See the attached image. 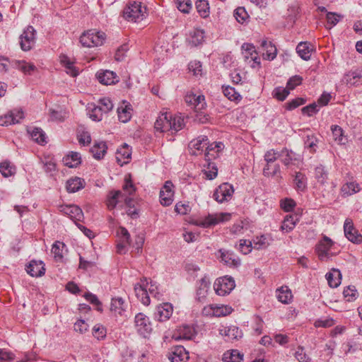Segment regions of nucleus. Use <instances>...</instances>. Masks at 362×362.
Wrapping results in <instances>:
<instances>
[{"mask_svg":"<svg viewBox=\"0 0 362 362\" xmlns=\"http://www.w3.org/2000/svg\"><path fill=\"white\" fill-rule=\"evenodd\" d=\"M276 296L278 300L284 304H288L293 300L291 290L287 286H283L276 291Z\"/></svg>","mask_w":362,"mask_h":362,"instance_id":"34","label":"nucleus"},{"mask_svg":"<svg viewBox=\"0 0 362 362\" xmlns=\"http://www.w3.org/2000/svg\"><path fill=\"white\" fill-rule=\"evenodd\" d=\"M315 178L320 185H325L327 183L328 173L322 165L315 168Z\"/></svg>","mask_w":362,"mask_h":362,"instance_id":"45","label":"nucleus"},{"mask_svg":"<svg viewBox=\"0 0 362 362\" xmlns=\"http://www.w3.org/2000/svg\"><path fill=\"white\" fill-rule=\"evenodd\" d=\"M89 117L95 122L102 120L103 114L105 113L98 105H90L88 108Z\"/></svg>","mask_w":362,"mask_h":362,"instance_id":"52","label":"nucleus"},{"mask_svg":"<svg viewBox=\"0 0 362 362\" xmlns=\"http://www.w3.org/2000/svg\"><path fill=\"white\" fill-rule=\"evenodd\" d=\"M171 362H186L189 359V353L182 346H176L172 349L168 356Z\"/></svg>","mask_w":362,"mask_h":362,"instance_id":"24","label":"nucleus"},{"mask_svg":"<svg viewBox=\"0 0 362 362\" xmlns=\"http://www.w3.org/2000/svg\"><path fill=\"white\" fill-rule=\"evenodd\" d=\"M260 45L263 50L262 56L264 59L272 61L276 58L277 49L272 42L262 40Z\"/></svg>","mask_w":362,"mask_h":362,"instance_id":"28","label":"nucleus"},{"mask_svg":"<svg viewBox=\"0 0 362 362\" xmlns=\"http://www.w3.org/2000/svg\"><path fill=\"white\" fill-rule=\"evenodd\" d=\"M342 18L343 16L340 14L333 12H327L326 18L327 24L329 25V28L336 25Z\"/></svg>","mask_w":362,"mask_h":362,"instance_id":"64","label":"nucleus"},{"mask_svg":"<svg viewBox=\"0 0 362 362\" xmlns=\"http://www.w3.org/2000/svg\"><path fill=\"white\" fill-rule=\"evenodd\" d=\"M344 231L346 238L355 244L362 243V235L358 233L354 227L353 221L351 218H346L344 223Z\"/></svg>","mask_w":362,"mask_h":362,"instance_id":"15","label":"nucleus"},{"mask_svg":"<svg viewBox=\"0 0 362 362\" xmlns=\"http://www.w3.org/2000/svg\"><path fill=\"white\" fill-rule=\"evenodd\" d=\"M36 31L31 25L28 26L20 36V45L23 51H28L35 43Z\"/></svg>","mask_w":362,"mask_h":362,"instance_id":"10","label":"nucleus"},{"mask_svg":"<svg viewBox=\"0 0 362 362\" xmlns=\"http://www.w3.org/2000/svg\"><path fill=\"white\" fill-rule=\"evenodd\" d=\"M146 8L142 6L141 2L132 1L124 10V17L128 21L139 22L145 18Z\"/></svg>","mask_w":362,"mask_h":362,"instance_id":"5","label":"nucleus"},{"mask_svg":"<svg viewBox=\"0 0 362 362\" xmlns=\"http://www.w3.org/2000/svg\"><path fill=\"white\" fill-rule=\"evenodd\" d=\"M294 356L298 362H310L311 361V358L305 353L304 348L301 346H299L297 348V350L294 354Z\"/></svg>","mask_w":362,"mask_h":362,"instance_id":"63","label":"nucleus"},{"mask_svg":"<svg viewBox=\"0 0 362 362\" xmlns=\"http://www.w3.org/2000/svg\"><path fill=\"white\" fill-rule=\"evenodd\" d=\"M204 32L201 29H195L191 33L189 42L192 46H198L204 42Z\"/></svg>","mask_w":362,"mask_h":362,"instance_id":"46","label":"nucleus"},{"mask_svg":"<svg viewBox=\"0 0 362 362\" xmlns=\"http://www.w3.org/2000/svg\"><path fill=\"white\" fill-rule=\"evenodd\" d=\"M343 295L346 301L352 302L357 298L358 292L355 286H349L344 288Z\"/></svg>","mask_w":362,"mask_h":362,"instance_id":"60","label":"nucleus"},{"mask_svg":"<svg viewBox=\"0 0 362 362\" xmlns=\"http://www.w3.org/2000/svg\"><path fill=\"white\" fill-rule=\"evenodd\" d=\"M254 247L257 250L264 249L269 245L265 235L257 236L253 240Z\"/></svg>","mask_w":362,"mask_h":362,"instance_id":"61","label":"nucleus"},{"mask_svg":"<svg viewBox=\"0 0 362 362\" xmlns=\"http://www.w3.org/2000/svg\"><path fill=\"white\" fill-rule=\"evenodd\" d=\"M281 153L274 149H270L266 151L264 156V159L266 163H274L279 158Z\"/></svg>","mask_w":362,"mask_h":362,"instance_id":"62","label":"nucleus"},{"mask_svg":"<svg viewBox=\"0 0 362 362\" xmlns=\"http://www.w3.org/2000/svg\"><path fill=\"white\" fill-rule=\"evenodd\" d=\"M16 68L27 75H31L36 69V66L33 64L25 61H18Z\"/></svg>","mask_w":362,"mask_h":362,"instance_id":"54","label":"nucleus"},{"mask_svg":"<svg viewBox=\"0 0 362 362\" xmlns=\"http://www.w3.org/2000/svg\"><path fill=\"white\" fill-rule=\"evenodd\" d=\"M290 90L287 87L284 88L281 86L276 87L272 92V95L274 98L279 101H284L289 95Z\"/></svg>","mask_w":362,"mask_h":362,"instance_id":"58","label":"nucleus"},{"mask_svg":"<svg viewBox=\"0 0 362 362\" xmlns=\"http://www.w3.org/2000/svg\"><path fill=\"white\" fill-rule=\"evenodd\" d=\"M361 190V185L355 180L344 182L340 188V194L343 197H348L359 192Z\"/></svg>","mask_w":362,"mask_h":362,"instance_id":"25","label":"nucleus"},{"mask_svg":"<svg viewBox=\"0 0 362 362\" xmlns=\"http://www.w3.org/2000/svg\"><path fill=\"white\" fill-rule=\"evenodd\" d=\"M185 126V118L181 114L160 112L155 122V129L160 132H170L173 134Z\"/></svg>","mask_w":362,"mask_h":362,"instance_id":"2","label":"nucleus"},{"mask_svg":"<svg viewBox=\"0 0 362 362\" xmlns=\"http://www.w3.org/2000/svg\"><path fill=\"white\" fill-rule=\"evenodd\" d=\"M223 148L224 144L220 141L209 144L206 148V153H204L205 159L210 160L211 158H216Z\"/></svg>","mask_w":362,"mask_h":362,"instance_id":"33","label":"nucleus"},{"mask_svg":"<svg viewBox=\"0 0 362 362\" xmlns=\"http://www.w3.org/2000/svg\"><path fill=\"white\" fill-rule=\"evenodd\" d=\"M132 156V149L130 146L126 144H123L117 150L116 159L119 165L122 166L130 161Z\"/></svg>","mask_w":362,"mask_h":362,"instance_id":"29","label":"nucleus"},{"mask_svg":"<svg viewBox=\"0 0 362 362\" xmlns=\"http://www.w3.org/2000/svg\"><path fill=\"white\" fill-rule=\"evenodd\" d=\"M26 271L31 276H41L45 272V264L42 261L32 260L27 266Z\"/></svg>","mask_w":362,"mask_h":362,"instance_id":"30","label":"nucleus"},{"mask_svg":"<svg viewBox=\"0 0 362 362\" xmlns=\"http://www.w3.org/2000/svg\"><path fill=\"white\" fill-rule=\"evenodd\" d=\"M209 146V139L206 136H199L197 139H193L189 144L190 153L192 155H201Z\"/></svg>","mask_w":362,"mask_h":362,"instance_id":"20","label":"nucleus"},{"mask_svg":"<svg viewBox=\"0 0 362 362\" xmlns=\"http://www.w3.org/2000/svg\"><path fill=\"white\" fill-rule=\"evenodd\" d=\"M196 8L202 18L209 17L210 13V7L207 0H197L196 1Z\"/></svg>","mask_w":362,"mask_h":362,"instance_id":"48","label":"nucleus"},{"mask_svg":"<svg viewBox=\"0 0 362 362\" xmlns=\"http://www.w3.org/2000/svg\"><path fill=\"white\" fill-rule=\"evenodd\" d=\"M106 38L105 33L89 30L84 32L80 37V42L83 47H94L103 45Z\"/></svg>","mask_w":362,"mask_h":362,"instance_id":"4","label":"nucleus"},{"mask_svg":"<svg viewBox=\"0 0 362 362\" xmlns=\"http://www.w3.org/2000/svg\"><path fill=\"white\" fill-rule=\"evenodd\" d=\"M233 310L228 305L213 303L204 306L202 313L209 317H223L230 315Z\"/></svg>","mask_w":362,"mask_h":362,"instance_id":"6","label":"nucleus"},{"mask_svg":"<svg viewBox=\"0 0 362 362\" xmlns=\"http://www.w3.org/2000/svg\"><path fill=\"white\" fill-rule=\"evenodd\" d=\"M64 165L69 168H76L81 163L80 153L71 151L63 158Z\"/></svg>","mask_w":362,"mask_h":362,"instance_id":"38","label":"nucleus"},{"mask_svg":"<svg viewBox=\"0 0 362 362\" xmlns=\"http://www.w3.org/2000/svg\"><path fill=\"white\" fill-rule=\"evenodd\" d=\"M185 100L187 105L193 107L195 111H201L206 107L204 95H197L192 92L187 93L185 97Z\"/></svg>","mask_w":362,"mask_h":362,"instance_id":"19","label":"nucleus"},{"mask_svg":"<svg viewBox=\"0 0 362 362\" xmlns=\"http://www.w3.org/2000/svg\"><path fill=\"white\" fill-rule=\"evenodd\" d=\"M134 326L136 332L146 338L152 332V324L149 317L144 313L136 314L134 320Z\"/></svg>","mask_w":362,"mask_h":362,"instance_id":"7","label":"nucleus"},{"mask_svg":"<svg viewBox=\"0 0 362 362\" xmlns=\"http://www.w3.org/2000/svg\"><path fill=\"white\" fill-rule=\"evenodd\" d=\"M66 249V245L61 241H56L52 247V254L53 255L55 262H63L64 251Z\"/></svg>","mask_w":362,"mask_h":362,"instance_id":"39","label":"nucleus"},{"mask_svg":"<svg viewBox=\"0 0 362 362\" xmlns=\"http://www.w3.org/2000/svg\"><path fill=\"white\" fill-rule=\"evenodd\" d=\"M206 161L207 164L204 165L202 173L205 175L206 179L213 180L217 176L218 168L214 163L209 162V160H206Z\"/></svg>","mask_w":362,"mask_h":362,"instance_id":"44","label":"nucleus"},{"mask_svg":"<svg viewBox=\"0 0 362 362\" xmlns=\"http://www.w3.org/2000/svg\"><path fill=\"white\" fill-rule=\"evenodd\" d=\"M173 306L170 303H163L156 308L154 318L156 320L163 322L168 321L173 313Z\"/></svg>","mask_w":362,"mask_h":362,"instance_id":"16","label":"nucleus"},{"mask_svg":"<svg viewBox=\"0 0 362 362\" xmlns=\"http://www.w3.org/2000/svg\"><path fill=\"white\" fill-rule=\"evenodd\" d=\"M59 211L69 217L76 224L83 219V211L77 205H62L59 206Z\"/></svg>","mask_w":362,"mask_h":362,"instance_id":"17","label":"nucleus"},{"mask_svg":"<svg viewBox=\"0 0 362 362\" xmlns=\"http://www.w3.org/2000/svg\"><path fill=\"white\" fill-rule=\"evenodd\" d=\"M295 187L298 191L303 192L307 188V177L300 172L296 173L294 178Z\"/></svg>","mask_w":362,"mask_h":362,"instance_id":"53","label":"nucleus"},{"mask_svg":"<svg viewBox=\"0 0 362 362\" xmlns=\"http://www.w3.org/2000/svg\"><path fill=\"white\" fill-rule=\"evenodd\" d=\"M210 286V281L208 278L204 276L197 283V288L196 291L197 298L199 301L204 300L208 293Z\"/></svg>","mask_w":362,"mask_h":362,"instance_id":"32","label":"nucleus"},{"mask_svg":"<svg viewBox=\"0 0 362 362\" xmlns=\"http://www.w3.org/2000/svg\"><path fill=\"white\" fill-rule=\"evenodd\" d=\"M264 176L274 177L280 175V165L278 163H266L262 170Z\"/></svg>","mask_w":362,"mask_h":362,"instance_id":"43","label":"nucleus"},{"mask_svg":"<svg viewBox=\"0 0 362 362\" xmlns=\"http://www.w3.org/2000/svg\"><path fill=\"white\" fill-rule=\"evenodd\" d=\"M315 252L320 261H328L339 252L335 247V243L327 236L323 238L315 246Z\"/></svg>","mask_w":362,"mask_h":362,"instance_id":"3","label":"nucleus"},{"mask_svg":"<svg viewBox=\"0 0 362 362\" xmlns=\"http://www.w3.org/2000/svg\"><path fill=\"white\" fill-rule=\"evenodd\" d=\"M107 146L105 142L96 143L91 148L90 151L93 153L94 158L100 159L103 158L106 153Z\"/></svg>","mask_w":362,"mask_h":362,"instance_id":"50","label":"nucleus"},{"mask_svg":"<svg viewBox=\"0 0 362 362\" xmlns=\"http://www.w3.org/2000/svg\"><path fill=\"white\" fill-rule=\"evenodd\" d=\"M219 253L221 254L220 257L221 262L226 266L237 268L240 265V259L234 252L221 249L219 250Z\"/></svg>","mask_w":362,"mask_h":362,"instance_id":"22","label":"nucleus"},{"mask_svg":"<svg viewBox=\"0 0 362 362\" xmlns=\"http://www.w3.org/2000/svg\"><path fill=\"white\" fill-rule=\"evenodd\" d=\"M148 286V281L146 278L141 279L140 281L134 285L136 296L144 305H148L151 303L147 290Z\"/></svg>","mask_w":362,"mask_h":362,"instance_id":"14","label":"nucleus"},{"mask_svg":"<svg viewBox=\"0 0 362 362\" xmlns=\"http://www.w3.org/2000/svg\"><path fill=\"white\" fill-rule=\"evenodd\" d=\"M85 185L86 182L83 178L74 177L66 181V189L68 192L74 193L83 189Z\"/></svg>","mask_w":362,"mask_h":362,"instance_id":"31","label":"nucleus"},{"mask_svg":"<svg viewBox=\"0 0 362 362\" xmlns=\"http://www.w3.org/2000/svg\"><path fill=\"white\" fill-rule=\"evenodd\" d=\"M298 221L297 215H286L281 226V231L286 233L291 232L295 228Z\"/></svg>","mask_w":362,"mask_h":362,"instance_id":"37","label":"nucleus"},{"mask_svg":"<svg viewBox=\"0 0 362 362\" xmlns=\"http://www.w3.org/2000/svg\"><path fill=\"white\" fill-rule=\"evenodd\" d=\"M281 162L284 165L288 166L296 160L295 153L292 151L284 148L280 151Z\"/></svg>","mask_w":362,"mask_h":362,"instance_id":"56","label":"nucleus"},{"mask_svg":"<svg viewBox=\"0 0 362 362\" xmlns=\"http://www.w3.org/2000/svg\"><path fill=\"white\" fill-rule=\"evenodd\" d=\"M243 358V355L239 351L232 349L223 354L222 360L223 362H241Z\"/></svg>","mask_w":362,"mask_h":362,"instance_id":"42","label":"nucleus"},{"mask_svg":"<svg viewBox=\"0 0 362 362\" xmlns=\"http://www.w3.org/2000/svg\"><path fill=\"white\" fill-rule=\"evenodd\" d=\"M30 136L36 143L43 145L47 143L45 133L40 128H34L30 132Z\"/></svg>","mask_w":362,"mask_h":362,"instance_id":"55","label":"nucleus"},{"mask_svg":"<svg viewBox=\"0 0 362 362\" xmlns=\"http://www.w3.org/2000/svg\"><path fill=\"white\" fill-rule=\"evenodd\" d=\"M110 310L115 315H122L125 311L124 300L121 297L112 298Z\"/></svg>","mask_w":362,"mask_h":362,"instance_id":"41","label":"nucleus"},{"mask_svg":"<svg viewBox=\"0 0 362 362\" xmlns=\"http://www.w3.org/2000/svg\"><path fill=\"white\" fill-rule=\"evenodd\" d=\"M326 279L330 287L337 288L341 284V272L339 269H332L326 274Z\"/></svg>","mask_w":362,"mask_h":362,"instance_id":"40","label":"nucleus"},{"mask_svg":"<svg viewBox=\"0 0 362 362\" xmlns=\"http://www.w3.org/2000/svg\"><path fill=\"white\" fill-rule=\"evenodd\" d=\"M313 50V46L308 42H300L296 47L298 56L305 61L310 59Z\"/></svg>","mask_w":362,"mask_h":362,"instance_id":"36","label":"nucleus"},{"mask_svg":"<svg viewBox=\"0 0 362 362\" xmlns=\"http://www.w3.org/2000/svg\"><path fill=\"white\" fill-rule=\"evenodd\" d=\"M118 119L120 122L126 123L129 122L132 115V105L127 101H122V103L117 107Z\"/></svg>","mask_w":362,"mask_h":362,"instance_id":"27","label":"nucleus"},{"mask_svg":"<svg viewBox=\"0 0 362 362\" xmlns=\"http://www.w3.org/2000/svg\"><path fill=\"white\" fill-rule=\"evenodd\" d=\"M95 76L98 81L105 86L115 84L119 81L117 74L110 70H99Z\"/></svg>","mask_w":362,"mask_h":362,"instance_id":"23","label":"nucleus"},{"mask_svg":"<svg viewBox=\"0 0 362 362\" xmlns=\"http://www.w3.org/2000/svg\"><path fill=\"white\" fill-rule=\"evenodd\" d=\"M136 192V187L132 182V175L127 174L124 177V183L122 190L112 191L110 193L107 206L110 210L115 207L127 208V214L132 218H136L138 216L137 209L135 208V201L133 195Z\"/></svg>","mask_w":362,"mask_h":362,"instance_id":"1","label":"nucleus"},{"mask_svg":"<svg viewBox=\"0 0 362 362\" xmlns=\"http://www.w3.org/2000/svg\"><path fill=\"white\" fill-rule=\"evenodd\" d=\"M60 64L66 69V72L72 77H75L78 74V70L74 66V62H72L69 57L65 54H61L59 56Z\"/></svg>","mask_w":362,"mask_h":362,"instance_id":"35","label":"nucleus"},{"mask_svg":"<svg viewBox=\"0 0 362 362\" xmlns=\"http://www.w3.org/2000/svg\"><path fill=\"white\" fill-rule=\"evenodd\" d=\"M92 334L98 341H103L107 337V329L101 324H96L93 327Z\"/></svg>","mask_w":362,"mask_h":362,"instance_id":"51","label":"nucleus"},{"mask_svg":"<svg viewBox=\"0 0 362 362\" xmlns=\"http://www.w3.org/2000/svg\"><path fill=\"white\" fill-rule=\"evenodd\" d=\"M174 188L175 186L171 181L168 180L165 182L159 194L160 203L162 206H168L173 204L175 194Z\"/></svg>","mask_w":362,"mask_h":362,"instance_id":"12","label":"nucleus"},{"mask_svg":"<svg viewBox=\"0 0 362 362\" xmlns=\"http://www.w3.org/2000/svg\"><path fill=\"white\" fill-rule=\"evenodd\" d=\"M331 131L332 134L333 139L338 144H344L346 142V138L344 135V131L339 125H332Z\"/></svg>","mask_w":362,"mask_h":362,"instance_id":"49","label":"nucleus"},{"mask_svg":"<svg viewBox=\"0 0 362 362\" xmlns=\"http://www.w3.org/2000/svg\"><path fill=\"white\" fill-rule=\"evenodd\" d=\"M242 54L245 62L251 68H259L261 65L260 58L255 47L251 43H243L241 46Z\"/></svg>","mask_w":362,"mask_h":362,"instance_id":"8","label":"nucleus"},{"mask_svg":"<svg viewBox=\"0 0 362 362\" xmlns=\"http://www.w3.org/2000/svg\"><path fill=\"white\" fill-rule=\"evenodd\" d=\"M235 287V280L231 276H225L217 279L214 284L216 293L220 296L229 294Z\"/></svg>","mask_w":362,"mask_h":362,"instance_id":"9","label":"nucleus"},{"mask_svg":"<svg viewBox=\"0 0 362 362\" xmlns=\"http://www.w3.org/2000/svg\"><path fill=\"white\" fill-rule=\"evenodd\" d=\"M234 192L233 187L228 183L219 185L214 192L213 197L218 203L229 201Z\"/></svg>","mask_w":362,"mask_h":362,"instance_id":"13","label":"nucleus"},{"mask_svg":"<svg viewBox=\"0 0 362 362\" xmlns=\"http://www.w3.org/2000/svg\"><path fill=\"white\" fill-rule=\"evenodd\" d=\"M0 173L4 177H8L15 173V168L9 162L4 161L0 165Z\"/></svg>","mask_w":362,"mask_h":362,"instance_id":"59","label":"nucleus"},{"mask_svg":"<svg viewBox=\"0 0 362 362\" xmlns=\"http://www.w3.org/2000/svg\"><path fill=\"white\" fill-rule=\"evenodd\" d=\"M194 335L195 331L192 326L188 325H182L177 329L176 332L173 335V337L176 340H190L194 337Z\"/></svg>","mask_w":362,"mask_h":362,"instance_id":"26","label":"nucleus"},{"mask_svg":"<svg viewBox=\"0 0 362 362\" xmlns=\"http://www.w3.org/2000/svg\"><path fill=\"white\" fill-rule=\"evenodd\" d=\"M231 214L229 213H218L209 214L199 221L198 225L204 228L215 226L220 223L228 221L230 219Z\"/></svg>","mask_w":362,"mask_h":362,"instance_id":"11","label":"nucleus"},{"mask_svg":"<svg viewBox=\"0 0 362 362\" xmlns=\"http://www.w3.org/2000/svg\"><path fill=\"white\" fill-rule=\"evenodd\" d=\"M117 236L118 241L123 243L128 246L130 245V234L124 227H119L117 230Z\"/></svg>","mask_w":362,"mask_h":362,"instance_id":"57","label":"nucleus"},{"mask_svg":"<svg viewBox=\"0 0 362 362\" xmlns=\"http://www.w3.org/2000/svg\"><path fill=\"white\" fill-rule=\"evenodd\" d=\"M222 89H223V93L224 95L228 100H230L231 101H235L236 103H238L242 100V96L238 91H236V90L234 88H233L230 86H223L222 87Z\"/></svg>","mask_w":362,"mask_h":362,"instance_id":"47","label":"nucleus"},{"mask_svg":"<svg viewBox=\"0 0 362 362\" xmlns=\"http://www.w3.org/2000/svg\"><path fill=\"white\" fill-rule=\"evenodd\" d=\"M23 117L24 114L21 110H13L0 117V125L8 126L19 123Z\"/></svg>","mask_w":362,"mask_h":362,"instance_id":"21","label":"nucleus"},{"mask_svg":"<svg viewBox=\"0 0 362 362\" xmlns=\"http://www.w3.org/2000/svg\"><path fill=\"white\" fill-rule=\"evenodd\" d=\"M219 334L224 337L226 341H233L238 340L243 336L242 331L235 325H221L218 329Z\"/></svg>","mask_w":362,"mask_h":362,"instance_id":"18","label":"nucleus"}]
</instances>
